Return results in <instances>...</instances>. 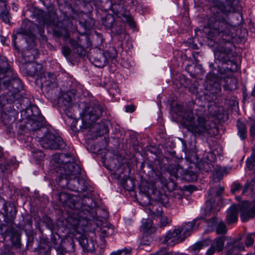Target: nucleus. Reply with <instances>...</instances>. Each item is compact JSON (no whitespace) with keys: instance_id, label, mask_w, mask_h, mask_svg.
Instances as JSON below:
<instances>
[{"instance_id":"obj_1","label":"nucleus","mask_w":255,"mask_h":255,"mask_svg":"<svg viewBox=\"0 0 255 255\" xmlns=\"http://www.w3.org/2000/svg\"><path fill=\"white\" fill-rule=\"evenodd\" d=\"M58 196L64 206L72 210L68 212L67 223L75 230L80 229L84 232L91 231L94 221L98 218L93 200L87 197L71 195L65 192H60Z\"/></svg>"},{"instance_id":"obj_2","label":"nucleus","mask_w":255,"mask_h":255,"mask_svg":"<svg viewBox=\"0 0 255 255\" xmlns=\"http://www.w3.org/2000/svg\"><path fill=\"white\" fill-rule=\"evenodd\" d=\"M248 33H206L205 41L210 47L215 46L214 55L215 60L222 64L230 65L226 69L229 71H236L238 65L233 59L235 53L236 44H242L247 39Z\"/></svg>"},{"instance_id":"obj_3","label":"nucleus","mask_w":255,"mask_h":255,"mask_svg":"<svg viewBox=\"0 0 255 255\" xmlns=\"http://www.w3.org/2000/svg\"><path fill=\"white\" fill-rule=\"evenodd\" d=\"M51 163L56 173L55 182L61 188L80 192L84 189L76 176L81 171L80 166L75 162L74 157L68 153H61L53 156Z\"/></svg>"},{"instance_id":"obj_4","label":"nucleus","mask_w":255,"mask_h":255,"mask_svg":"<svg viewBox=\"0 0 255 255\" xmlns=\"http://www.w3.org/2000/svg\"><path fill=\"white\" fill-rule=\"evenodd\" d=\"M178 115L181 117V124L189 131L195 135H201L204 133L211 134L212 127L210 122L206 120L203 113L204 108L200 107L196 109L197 120H194L192 110H187L182 107L178 108Z\"/></svg>"},{"instance_id":"obj_5","label":"nucleus","mask_w":255,"mask_h":255,"mask_svg":"<svg viewBox=\"0 0 255 255\" xmlns=\"http://www.w3.org/2000/svg\"><path fill=\"white\" fill-rule=\"evenodd\" d=\"M103 112V107L98 102L91 103L89 106L85 107L83 111L82 125L77 122L75 126L76 130H82L91 128L93 131H95V129H98V136H101L107 133L108 129L104 124H94L96 121L102 117Z\"/></svg>"},{"instance_id":"obj_6","label":"nucleus","mask_w":255,"mask_h":255,"mask_svg":"<svg viewBox=\"0 0 255 255\" xmlns=\"http://www.w3.org/2000/svg\"><path fill=\"white\" fill-rule=\"evenodd\" d=\"M10 82V88L8 89V92L2 94L0 95V105L1 106L5 105L6 103H11V100L14 98L20 97V94L23 89V84L21 81L14 76L12 78L9 77Z\"/></svg>"},{"instance_id":"obj_7","label":"nucleus","mask_w":255,"mask_h":255,"mask_svg":"<svg viewBox=\"0 0 255 255\" xmlns=\"http://www.w3.org/2000/svg\"><path fill=\"white\" fill-rule=\"evenodd\" d=\"M26 117L27 120L24 125L25 129L29 131L38 130L45 125V119L37 107L28 109Z\"/></svg>"},{"instance_id":"obj_8","label":"nucleus","mask_w":255,"mask_h":255,"mask_svg":"<svg viewBox=\"0 0 255 255\" xmlns=\"http://www.w3.org/2000/svg\"><path fill=\"white\" fill-rule=\"evenodd\" d=\"M39 141L41 146L46 149H63L66 146L65 142L60 136L51 132L45 133Z\"/></svg>"},{"instance_id":"obj_9","label":"nucleus","mask_w":255,"mask_h":255,"mask_svg":"<svg viewBox=\"0 0 255 255\" xmlns=\"http://www.w3.org/2000/svg\"><path fill=\"white\" fill-rule=\"evenodd\" d=\"M53 33L54 37L62 40L66 44L70 43L77 56L81 57L85 56L86 52L83 46H82V41L84 40V38L81 37V34L77 37V41H76L71 37L70 33Z\"/></svg>"},{"instance_id":"obj_10","label":"nucleus","mask_w":255,"mask_h":255,"mask_svg":"<svg viewBox=\"0 0 255 255\" xmlns=\"http://www.w3.org/2000/svg\"><path fill=\"white\" fill-rule=\"evenodd\" d=\"M83 94L81 86H78L76 89H72L63 93L58 100V105L60 107H69L72 102L77 103L80 102Z\"/></svg>"},{"instance_id":"obj_11","label":"nucleus","mask_w":255,"mask_h":255,"mask_svg":"<svg viewBox=\"0 0 255 255\" xmlns=\"http://www.w3.org/2000/svg\"><path fill=\"white\" fill-rule=\"evenodd\" d=\"M36 19L40 26H46L48 32H50L49 28L52 29V32H59L57 28L60 23L58 21V18L54 13L47 14L43 11H40Z\"/></svg>"},{"instance_id":"obj_12","label":"nucleus","mask_w":255,"mask_h":255,"mask_svg":"<svg viewBox=\"0 0 255 255\" xmlns=\"http://www.w3.org/2000/svg\"><path fill=\"white\" fill-rule=\"evenodd\" d=\"M2 62L0 64V93L7 90L10 88L9 77L11 75L10 66L6 58L1 59Z\"/></svg>"},{"instance_id":"obj_13","label":"nucleus","mask_w":255,"mask_h":255,"mask_svg":"<svg viewBox=\"0 0 255 255\" xmlns=\"http://www.w3.org/2000/svg\"><path fill=\"white\" fill-rule=\"evenodd\" d=\"M2 111L0 116V121L4 125L10 126L13 124L17 116L18 112L11 105V102L6 103L5 105H0Z\"/></svg>"},{"instance_id":"obj_14","label":"nucleus","mask_w":255,"mask_h":255,"mask_svg":"<svg viewBox=\"0 0 255 255\" xmlns=\"http://www.w3.org/2000/svg\"><path fill=\"white\" fill-rule=\"evenodd\" d=\"M81 37L84 38L87 46L93 45L95 49L104 50L105 39L101 33H81Z\"/></svg>"},{"instance_id":"obj_15","label":"nucleus","mask_w":255,"mask_h":255,"mask_svg":"<svg viewBox=\"0 0 255 255\" xmlns=\"http://www.w3.org/2000/svg\"><path fill=\"white\" fill-rule=\"evenodd\" d=\"M206 89L213 95L219 94L221 92L222 78L213 71L210 72L206 76Z\"/></svg>"},{"instance_id":"obj_16","label":"nucleus","mask_w":255,"mask_h":255,"mask_svg":"<svg viewBox=\"0 0 255 255\" xmlns=\"http://www.w3.org/2000/svg\"><path fill=\"white\" fill-rule=\"evenodd\" d=\"M37 84L40 83L41 88L45 87L48 91L57 87V77L55 73L44 72L36 80Z\"/></svg>"},{"instance_id":"obj_17","label":"nucleus","mask_w":255,"mask_h":255,"mask_svg":"<svg viewBox=\"0 0 255 255\" xmlns=\"http://www.w3.org/2000/svg\"><path fill=\"white\" fill-rule=\"evenodd\" d=\"M240 211L241 218L243 222H246L251 218H255V201L243 202L240 205Z\"/></svg>"},{"instance_id":"obj_18","label":"nucleus","mask_w":255,"mask_h":255,"mask_svg":"<svg viewBox=\"0 0 255 255\" xmlns=\"http://www.w3.org/2000/svg\"><path fill=\"white\" fill-rule=\"evenodd\" d=\"M185 239L182 235V231L180 228H175L173 231H169L166 236L162 239L161 242L170 246H174L175 245L183 241Z\"/></svg>"},{"instance_id":"obj_19","label":"nucleus","mask_w":255,"mask_h":255,"mask_svg":"<svg viewBox=\"0 0 255 255\" xmlns=\"http://www.w3.org/2000/svg\"><path fill=\"white\" fill-rule=\"evenodd\" d=\"M23 93L20 94V97L18 98H14V99L11 100V105L13 107L15 108V110L18 112L24 111L26 115H27V111L28 109H31L33 107H36L35 105H31V101L29 98L23 97L21 95Z\"/></svg>"},{"instance_id":"obj_20","label":"nucleus","mask_w":255,"mask_h":255,"mask_svg":"<svg viewBox=\"0 0 255 255\" xmlns=\"http://www.w3.org/2000/svg\"><path fill=\"white\" fill-rule=\"evenodd\" d=\"M104 50L93 49L89 53V59L92 63L99 68H103L108 63L107 58L103 53Z\"/></svg>"},{"instance_id":"obj_21","label":"nucleus","mask_w":255,"mask_h":255,"mask_svg":"<svg viewBox=\"0 0 255 255\" xmlns=\"http://www.w3.org/2000/svg\"><path fill=\"white\" fill-rule=\"evenodd\" d=\"M224 191V188L222 186L212 187L208 190L209 198L206 202V211H212L213 205L215 203L214 197H220Z\"/></svg>"},{"instance_id":"obj_22","label":"nucleus","mask_w":255,"mask_h":255,"mask_svg":"<svg viewBox=\"0 0 255 255\" xmlns=\"http://www.w3.org/2000/svg\"><path fill=\"white\" fill-rule=\"evenodd\" d=\"M23 71L27 76L34 77L35 75L38 76L42 70V66L37 62H26L23 64Z\"/></svg>"},{"instance_id":"obj_23","label":"nucleus","mask_w":255,"mask_h":255,"mask_svg":"<svg viewBox=\"0 0 255 255\" xmlns=\"http://www.w3.org/2000/svg\"><path fill=\"white\" fill-rule=\"evenodd\" d=\"M78 240L85 253H92L95 251V244L92 239L88 238L85 234H82L78 237Z\"/></svg>"},{"instance_id":"obj_24","label":"nucleus","mask_w":255,"mask_h":255,"mask_svg":"<svg viewBox=\"0 0 255 255\" xmlns=\"http://www.w3.org/2000/svg\"><path fill=\"white\" fill-rule=\"evenodd\" d=\"M207 223L209 226L215 228L216 233L218 235H225L228 231L225 223L223 221H219L215 217L208 220Z\"/></svg>"},{"instance_id":"obj_25","label":"nucleus","mask_w":255,"mask_h":255,"mask_svg":"<svg viewBox=\"0 0 255 255\" xmlns=\"http://www.w3.org/2000/svg\"><path fill=\"white\" fill-rule=\"evenodd\" d=\"M1 201L3 202L2 206L4 210V213L2 214L3 217L4 218V222L7 224H11L13 223L14 219L15 218L17 213L16 209L14 206L10 207L11 210L9 212H8V208L6 201L3 199H1Z\"/></svg>"},{"instance_id":"obj_26","label":"nucleus","mask_w":255,"mask_h":255,"mask_svg":"<svg viewBox=\"0 0 255 255\" xmlns=\"http://www.w3.org/2000/svg\"><path fill=\"white\" fill-rule=\"evenodd\" d=\"M226 255H233L237 252L244 251L245 247L243 244L238 243L235 239H232L228 242L225 247Z\"/></svg>"},{"instance_id":"obj_27","label":"nucleus","mask_w":255,"mask_h":255,"mask_svg":"<svg viewBox=\"0 0 255 255\" xmlns=\"http://www.w3.org/2000/svg\"><path fill=\"white\" fill-rule=\"evenodd\" d=\"M239 210L238 206L233 205L227 210L226 220L228 224H231L237 221Z\"/></svg>"},{"instance_id":"obj_28","label":"nucleus","mask_w":255,"mask_h":255,"mask_svg":"<svg viewBox=\"0 0 255 255\" xmlns=\"http://www.w3.org/2000/svg\"><path fill=\"white\" fill-rule=\"evenodd\" d=\"M183 168L178 164H169L167 167V170L170 174L171 178H169L170 182L174 183V179L180 178V171Z\"/></svg>"},{"instance_id":"obj_29","label":"nucleus","mask_w":255,"mask_h":255,"mask_svg":"<svg viewBox=\"0 0 255 255\" xmlns=\"http://www.w3.org/2000/svg\"><path fill=\"white\" fill-rule=\"evenodd\" d=\"M180 178L187 182H193L197 180V174L191 170L181 169L180 171Z\"/></svg>"},{"instance_id":"obj_30","label":"nucleus","mask_w":255,"mask_h":255,"mask_svg":"<svg viewBox=\"0 0 255 255\" xmlns=\"http://www.w3.org/2000/svg\"><path fill=\"white\" fill-rule=\"evenodd\" d=\"M222 83H225L223 85V87L226 90L232 91L237 88L238 81L237 79L234 77H227L225 79H222Z\"/></svg>"},{"instance_id":"obj_31","label":"nucleus","mask_w":255,"mask_h":255,"mask_svg":"<svg viewBox=\"0 0 255 255\" xmlns=\"http://www.w3.org/2000/svg\"><path fill=\"white\" fill-rule=\"evenodd\" d=\"M37 251L40 255H49L51 251L49 243L44 240H41Z\"/></svg>"},{"instance_id":"obj_32","label":"nucleus","mask_w":255,"mask_h":255,"mask_svg":"<svg viewBox=\"0 0 255 255\" xmlns=\"http://www.w3.org/2000/svg\"><path fill=\"white\" fill-rule=\"evenodd\" d=\"M154 195H155L156 197H153V199L162 204L164 206L166 207L168 206L169 199L168 197L165 194L156 190L154 192Z\"/></svg>"},{"instance_id":"obj_33","label":"nucleus","mask_w":255,"mask_h":255,"mask_svg":"<svg viewBox=\"0 0 255 255\" xmlns=\"http://www.w3.org/2000/svg\"><path fill=\"white\" fill-rule=\"evenodd\" d=\"M237 127L238 128V135L241 139L244 140L247 136V128L246 124L240 120L237 122Z\"/></svg>"},{"instance_id":"obj_34","label":"nucleus","mask_w":255,"mask_h":255,"mask_svg":"<svg viewBox=\"0 0 255 255\" xmlns=\"http://www.w3.org/2000/svg\"><path fill=\"white\" fill-rule=\"evenodd\" d=\"M228 237L221 236L215 238L212 244L216 249L217 252L223 251L224 247V242L227 240Z\"/></svg>"},{"instance_id":"obj_35","label":"nucleus","mask_w":255,"mask_h":255,"mask_svg":"<svg viewBox=\"0 0 255 255\" xmlns=\"http://www.w3.org/2000/svg\"><path fill=\"white\" fill-rule=\"evenodd\" d=\"M102 21L105 29L108 30L112 27L115 22V18L112 14H107L105 16L102 17Z\"/></svg>"},{"instance_id":"obj_36","label":"nucleus","mask_w":255,"mask_h":255,"mask_svg":"<svg viewBox=\"0 0 255 255\" xmlns=\"http://www.w3.org/2000/svg\"><path fill=\"white\" fill-rule=\"evenodd\" d=\"M36 25L27 19L23 20L19 32H32Z\"/></svg>"},{"instance_id":"obj_37","label":"nucleus","mask_w":255,"mask_h":255,"mask_svg":"<svg viewBox=\"0 0 255 255\" xmlns=\"http://www.w3.org/2000/svg\"><path fill=\"white\" fill-rule=\"evenodd\" d=\"M195 222V221L188 222L180 229L182 231V233L183 232V236L185 237V238L190 235L191 232H192L193 230Z\"/></svg>"},{"instance_id":"obj_38","label":"nucleus","mask_w":255,"mask_h":255,"mask_svg":"<svg viewBox=\"0 0 255 255\" xmlns=\"http://www.w3.org/2000/svg\"><path fill=\"white\" fill-rule=\"evenodd\" d=\"M51 242L53 245L54 248L57 252L61 250L62 240L57 234L55 235L52 234Z\"/></svg>"},{"instance_id":"obj_39","label":"nucleus","mask_w":255,"mask_h":255,"mask_svg":"<svg viewBox=\"0 0 255 255\" xmlns=\"http://www.w3.org/2000/svg\"><path fill=\"white\" fill-rule=\"evenodd\" d=\"M75 243L73 239H69L64 241L63 245L61 244V250L60 251L62 252L63 250L69 252L74 251Z\"/></svg>"},{"instance_id":"obj_40","label":"nucleus","mask_w":255,"mask_h":255,"mask_svg":"<svg viewBox=\"0 0 255 255\" xmlns=\"http://www.w3.org/2000/svg\"><path fill=\"white\" fill-rule=\"evenodd\" d=\"M21 34L26 43L31 47L35 45V36L33 33H17Z\"/></svg>"},{"instance_id":"obj_41","label":"nucleus","mask_w":255,"mask_h":255,"mask_svg":"<svg viewBox=\"0 0 255 255\" xmlns=\"http://www.w3.org/2000/svg\"><path fill=\"white\" fill-rule=\"evenodd\" d=\"M105 56L107 58V62L109 59L113 60L117 57V52L114 47H110L108 49L103 52Z\"/></svg>"},{"instance_id":"obj_42","label":"nucleus","mask_w":255,"mask_h":255,"mask_svg":"<svg viewBox=\"0 0 255 255\" xmlns=\"http://www.w3.org/2000/svg\"><path fill=\"white\" fill-rule=\"evenodd\" d=\"M79 24L81 26L84 27L86 30H90L94 25V20L90 17H88L87 19L80 20Z\"/></svg>"},{"instance_id":"obj_43","label":"nucleus","mask_w":255,"mask_h":255,"mask_svg":"<svg viewBox=\"0 0 255 255\" xmlns=\"http://www.w3.org/2000/svg\"><path fill=\"white\" fill-rule=\"evenodd\" d=\"M228 170L229 169L225 167H217L215 170L213 175L215 178L221 179L224 174H226L228 173Z\"/></svg>"},{"instance_id":"obj_44","label":"nucleus","mask_w":255,"mask_h":255,"mask_svg":"<svg viewBox=\"0 0 255 255\" xmlns=\"http://www.w3.org/2000/svg\"><path fill=\"white\" fill-rule=\"evenodd\" d=\"M122 183L124 188L127 190L131 191L134 188L133 181L128 177L123 179Z\"/></svg>"},{"instance_id":"obj_45","label":"nucleus","mask_w":255,"mask_h":255,"mask_svg":"<svg viewBox=\"0 0 255 255\" xmlns=\"http://www.w3.org/2000/svg\"><path fill=\"white\" fill-rule=\"evenodd\" d=\"M122 16L126 19L129 26L133 29V31L138 30L136 27L135 22L133 20V17L131 15L127 14L126 13L123 14Z\"/></svg>"},{"instance_id":"obj_46","label":"nucleus","mask_w":255,"mask_h":255,"mask_svg":"<svg viewBox=\"0 0 255 255\" xmlns=\"http://www.w3.org/2000/svg\"><path fill=\"white\" fill-rule=\"evenodd\" d=\"M12 254L11 247L3 244L0 248V255H11Z\"/></svg>"},{"instance_id":"obj_47","label":"nucleus","mask_w":255,"mask_h":255,"mask_svg":"<svg viewBox=\"0 0 255 255\" xmlns=\"http://www.w3.org/2000/svg\"><path fill=\"white\" fill-rule=\"evenodd\" d=\"M198 166L200 170L208 172L211 170L212 165L206 161H200L198 163Z\"/></svg>"},{"instance_id":"obj_48","label":"nucleus","mask_w":255,"mask_h":255,"mask_svg":"<svg viewBox=\"0 0 255 255\" xmlns=\"http://www.w3.org/2000/svg\"><path fill=\"white\" fill-rule=\"evenodd\" d=\"M10 165L8 163H0V173L3 176L10 172Z\"/></svg>"},{"instance_id":"obj_49","label":"nucleus","mask_w":255,"mask_h":255,"mask_svg":"<svg viewBox=\"0 0 255 255\" xmlns=\"http://www.w3.org/2000/svg\"><path fill=\"white\" fill-rule=\"evenodd\" d=\"M152 224L150 220H143L142 224L141 227L144 233L148 232L152 227Z\"/></svg>"},{"instance_id":"obj_50","label":"nucleus","mask_w":255,"mask_h":255,"mask_svg":"<svg viewBox=\"0 0 255 255\" xmlns=\"http://www.w3.org/2000/svg\"><path fill=\"white\" fill-rule=\"evenodd\" d=\"M160 227H164L171 222V220L166 216H161L159 217Z\"/></svg>"},{"instance_id":"obj_51","label":"nucleus","mask_w":255,"mask_h":255,"mask_svg":"<svg viewBox=\"0 0 255 255\" xmlns=\"http://www.w3.org/2000/svg\"><path fill=\"white\" fill-rule=\"evenodd\" d=\"M12 246L17 249L21 248L20 240L18 236H13L11 239Z\"/></svg>"},{"instance_id":"obj_52","label":"nucleus","mask_w":255,"mask_h":255,"mask_svg":"<svg viewBox=\"0 0 255 255\" xmlns=\"http://www.w3.org/2000/svg\"><path fill=\"white\" fill-rule=\"evenodd\" d=\"M247 166L250 170H253L255 167V157L251 156L247 160Z\"/></svg>"},{"instance_id":"obj_53","label":"nucleus","mask_w":255,"mask_h":255,"mask_svg":"<svg viewBox=\"0 0 255 255\" xmlns=\"http://www.w3.org/2000/svg\"><path fill=\"white\" fill-rule=\"evenodd\" d=\"M0 17L2 20L5 23L9 22L8 12L7 9L0 12Z\"/></svg>"},{"instance_id":"obj_54","label":"nucleus","mask_w":255,"mask_h":255,"mask_svg":"<svg viewBox=\"0 0 255 255\" xmlns=\"http://www.w3.org/2000/svg\"><path fill=\"white\" fill-rule=\"evenodd\" d=\"M44 223L46 224L48 229H49L52 233L53 230L54 228V224L53 221L50 218L47 217L44 219Z\"/></svg>"},{"instance_id":"obj_55","label":"nucleus","mask_w":255,"mask_h":255,"mask_svg":"<svg viewBox=\"0 0 255 255\" xmlns=\"http://www.w3.org/2000/svg\"><path fill=\"white\" fill-rule=\"evenodd\" d=\"M204 246V244L202 242H197L194 244L191 247V250L193 251L195 253L198 252Z\"/></svg>"},{"instance_id":"obj_56","label":"nucleus","mask_w":255,"mask_h":255,"mask_svg":"<svg viewBox=\"0 0 255 255\" xmlns=\"http://www.w3.org/2000/svg\"><path fill=\"white\" fill-rule=\"evenodd\" d=\"M62 53L63 55L67 59H70V55L71 53V49L67 46H63L62 47Z\"/></svg>"},{"instance_id":"obj_57","label":"nucleus","mask_w":255,"mask_h":255,"mask_svg":"<svg viewBox=\"0 0 255 255\" xmlns=\"http://www.w3.org/2000/svg\"><path fill=\"white\" fill-rule=\"evenodd\" d=\"M130 249H124L122 250H119L117 252H114L111 254L110 255H123V254H125V255H130Z\"/></svg>"},{"instance_id":"obj_58","label":"nucleus","mask_w":255,"mask_h":255,"mask_svg":"<svg viewBox=\"0 0 255 255\" xmlns=\"http://www.w3.org/2000/svg\"><path fill=\"white\" fill-rule=\"evenodd\" d=\"M26 234L27 237V247L28 248L30 247H32L34 241V237L33 233L31 232H30L29 233L26 232Z\"/></svg>"},{"instance_id":"obj_59","label":"nucleus","mask_w":255,"mask_h":255,"mask_svg":"<svg viewBox=\"0 0 255 255\" xmlns=\"http://www.w3.org/2000/svg\"><path fill=\"white\" fill-rule=\"evenodd\" d=\"M254 243V239L252 238V235L248 234L246 237L245 245L246 247H249L252 246Z\"/></svg>"},{"instance_id":"obj_60","label":"nucleus","mask_w":255,"mask_h":255,"mask_svg":"<svg viewBox=\"0 0 255 255\" xmlns=\"http://www.w3.org/2000/svg\"><path fill=\"white\" fill-rule=\"evenodd\" d=\"M255 182V181L254 180H252L251 182H247L244 186L242 194H245L251 187L254 185Z\"/></svg>"},{"instance_id":"obj_61","label":"nucleus","mask_w":255,"mask_h":255,"mask_svg":"<svg viewBox=\"0 0 255 255\" xmlns=\"http://www.w3.org/2000/svg\"><path fill=\"white\" fill-rule=\"evenodd\" d=\"M242 188V185L239 183H235L233 185L231 188V192L235 193L236 192L240 190Z\"/></svg>"},{"instance_id":"obj_62","label":"nucleus","mask_w":255,"mask_h":255,"mask_svg":"<svg viewBox=\"0 0 255 255\" xmlns=\"http://www.w3.org/2000/svg\"><path fill=\"white\" fill-rule=\"evenodd\" d=\"M122 8V6L119 4H113L111 6L112 10L116 14H119V10Z\"/></svg>"},{"instance_id":"obj_63","label":"nucleus","mask_w":255,"mask_h":255,"mask_svg":"<svg viewBox=\"0 0 255 255\" xmlns=\"http://www.w3.org/2000/svg\"><path fill=\"white\" fill-rule=\"evenodd\" d=\"M216 251H217V250L214 247V246H213L212 245H211L210 248L207 251L206 254V255H213Z\"/></svg>"},{"instance_id":"obj_64","label":"nucleus","mask_w":255,"mask_h":255,"mask_svg":"<svg viewBox=\"0 0 255 255\" xmlns=\"http://www.w3.org/2000/svg\"><path fill=\"white\" fill-rule=\"evenodd\" d=\"M250 133L251 137L253 138L255 137V124H253L251 126Z\"/></svg>"}]
</instances>
